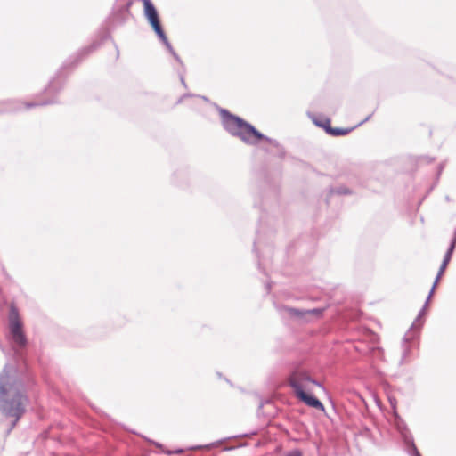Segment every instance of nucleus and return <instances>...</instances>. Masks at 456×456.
I'll return each mask as SVG.
<instances>
[{
  "mask_svg": "<svg viewBox=\"0 0 456 456\" xmlns=\"http://www.w3.org/2000/svg\"><path fill=\"white\" fill-rule=\"evenodd\" d=\"M16 372L14 367L5 366L0 374V411L14 419L10 430L21 418L28 403V398L22 392V383L16 378Z\"/></svg>",
  "mask_w": 456,
  "mask_h": 456,
  "instance_id": "f257e3e1",
  "label": "nucleus"
},
{
  "mask_svg": "<svg viewBox=\"0 0 456 456\" xmlns=\"http://www.w3.org/2000/svg\"><path fill=\"white\" fill-rule=\"evenodd\" d=\"M224 128L232 136L240 138L244 143L256 145L259 140H264L270 145L278 146L276 140L271 139L257 131L252 125L240 117L231 114L226 110H221Z\"/></svg>",
  "mask_w": 456,
  "mask_h": 456,
  "instance_id": "f03ea898",
  "label": "nucleus"
},
{
  "mask_svg": "<svg viewBox=\"0 0 456 456\" xmlns=\"http://www.w3.org/2000/svg\"><path fill=\"white\" fill-rule=\"evenodd\" d=\"M289 384L292 387L296 396L307 406L323 411L324 406L320 400L312 395L315 387L324 389L323 386L311 377L308 370L297 367L290 373Z\"/></svg>",
  "mask_w": 456,
  "mask_h": 456,
  "instance_id": "7ed1b4c3",
  "label": "nucleus"
},
{
  "mask_svg": "<svg viewBox=\"0 0 456 456\" xmlns=\"http://www.w3.org/2000/svg\"><path fill=\"white\" fill-rule=\"evenodd\" d=\"M447 265L448 264H445L444 262H442V265H441V266L439 268L438 273H437V275L436 277V280H435L434 284H433V286L431 288V290H430V292L428 294V298H427L423 307L419 312V314H418L417 318L415 319V321L411 324L410 330L404 335V337H403V343H406L409 340L412 339L413 337H414V331L416 330V332H417L421 328V326L423 324L422 318H423V316L426 314V309H427V307L428 305V303H429V301H430V299H431V297L433 296L435 289H436L437 283L439 282V280L441 279L442 275L444 274V270L447 267Z\"/></svg>",
  "mask_w": 456,
  "mask_h": 456,
  "instance_id": "20e7f679",
  "label": "nucleus"
},
{
  "mask_svg": "<svg viewBox=\"0 0 456 456\" xmlns=\"http://www.w3.org/2000/svg\"><path fill=\"white\" fill-rule=\"evenodd\" d=\"M9 328L12 341L20 347L25 346L27 339L22 330V323L20 320L18 309L14 305L10 307Z\"/></svg>",
  "mask_w": 456,
  "mask_h": 456,
  "instance_id": "39448f33",
  "label": "nucleus"
},
{
  "mask_svg": "<svg viewBox=\"0 0 456 456\" xmlns=\"http://www.w3.org/2000/svg\"><path fill=\"white\" fill-rule=\"evenodd\" d=\"M153 30L155 31V33L157 34V36L159 37V38L160 39V41L165 45V46L167 47V51L174 56L175 60L181 65L183 67V63L181 60V58L178 56V54L175 53V51L174 50V48L172 47L171 44L169 43L166 34L164 33L161 26H160V23L158 22L156 24H153L151 25Z\"/></svg>",
  "mask_w": 456,
  "mask_h": 456,
  "instance_id": "423d86ee",
  "label": "nucleus"
},
{
  "mask_svg": "<svg viewBox=\"0 0 456 456\" xmlns=\"http://www.w3.org/2000/svg\"><path fill=\"white\" fill-rule=\"evenodd\" d=\"M144 14L151 25L159 22L156 8L150 0H143Z\"/></svg>",
  "mask_w": 456,
  "mask_h": 456,
  "instance_id": "0eeeda50",
  "label": "nucleus"
},
{
  "mask_svg": "<svg viewBox=\"0 0 456 456\" xmlns=\"http://www.w3.org/2000/svg\"><path fill=\"white\" fill-rule=\"evenodd\" d=\"M286 311L290 315L303 316L305 314H321L322 310L320 308H314L307 311H301L295 308H286Z\"/></svg>",
  "mask_w": 456,
  "mask_h": 456,
  "instance_id": "6e6552de",
  "label": "nucleus"
},
{
  "mask_svg": "<svg viewBox=\"0 0 456 456\" xmlns=\"http://www.w3.org/2000/svg\"><path fill=\"white\" fill-rule=\"evenodd\" d=\"M326 131L333 135V136H339V135H345L347 134L351 129H342V128H332V127H325Z\"/></svg>",
  "mask_w": 456,
  "mask_h": 456,
  "instance_id": "1a4fd4ad",
  "label": "nucleus"
},
{
  "mask_svg": "<svg viewBox=\"0 0 456 456\" xmlns=\"http://www.w3.org/2000/svg\"><path fill=\"white\" fill-rule=\"evenodd\" d=\"M50 103H53V102H30V103H27L26 107L31 108V107H35V106L47 105Z\"/></svg>",
  "mask_w": 456,
  "mask_h": 456,
  "instance_id": "9d476101",
  "label": "nucleus"
},
{
  "mask_svg": "<svg viewBox=\"0 0 456 456\" xmlns=\"http://www.w3.org/2000/svg\"><path fill=\"white\" fill-rule=\"evenodd\" d=\"M455 247H456V241L452 240L451 244H450L445 254L452 256L454 251Z\"/></svg>",
  "mask_w": 456,
  "mask_h": 456,
  "instance_id": "9b49d317",
  "label": "nucleus"
},
{
  "mask_svg": "<svg viewBox=\"0 0 456 456\" xmlns=\"http://www.w3.org/2000/svg\"><path fill=\"white\" fill-rule=\"evenodd\" d=\"M455 247H456V241L452 240L451 244H450L445 254L452 256L454 251Z\"/></svg>",
  "mask_w": 456,
  "mask_h": 456,
  "instance_id": "f8f14e48",
  "label": "nucleus"
},
{
  "mask_svg": "<svg viewBox=\"0 0 456 456\" xmlns=\"http://www.w3.org/2000/svg\"><path fill=\"white\" fill-rule=\"evenodd\" d=\"M285 456H302V452L299 450H293L288 452Z\"/></svg>",
  "mask_w": 456,
  "mask_h": 456,
  "instance_id": "ddd939ff",
  "label": "nucleus"
},
{
  "mask_svg": "<svg viewBox=\"0 0 456 456\" xmlns=\"http://www.w3.org/2000/svg\"><path fill=\"white\" fill-rule=\"evenodd\" d=\"M451 258H452V256L445 254L443 262H444L445 264H448L450 262Z\"/></svg>",
  "mask_w": 456,
  "mask_h": 456,
  "instance_id": "4468645a",
  "label": "nucleus"
},
{
  "mask_svg": "<svg viewBox=\"0 0 456 456\" xmlns=\"http://www.w3.org/2000/svg\"><path fill=\"white\" fill-rule=\"evenodd\" d=\"M338 193H339V194H346V193H348V191L346 190H345V191L338 190Z\"/></svg>",
  "mask_w": 456,
  "mask_h": 456,
  "instance_id": "2eb2a0df",
  "label": "nucleus"
},
{
  "mask_svg": "<svg viewBox=\"0 0 456 456\" xmlns=\"http://www.w3.org/2000/svg\"><path fill=\"white\" fill-rule=\"evenodd\" d=\"M413 449H414V451H415V454H416V456H421V455L419 453V452H418L417 448H416L414 445H413Z\"/></svg>",
  "mask_w": 456,
  "mask_h": 456,
  "instance_id": "dca6fc26",
  "label": "nucleus"
},
{
  "mask_svg": "<svg viewBox=\"0 0 456 456\" xmlns=\"http://www.w3.org/2000/svg\"><path fill=\"white\" fill-rule=\"evenodd\" d=\"M18 109H19V108H17V107H10L8 110H18Z\"/></svg>",
  "mask_w": 456,
  "mask_h": 456,
  "instance_id": "f3484780",
  "label": "nucleus"
},
{
  "mask_svg": "<svg viewBox=\"0 0 456 456\" xmlns=\"http://www.w3.org/2000/svg\"><path fill=\"white\" fill-rule=\"evenodd\" d=\"M405 440L407 443H411L412 444V440L411 439H408L407 437H405Z\"/></svg>",
  "mask_w": 456,
  "mask_h": 456,
  "instance_id": "a211bd4d",
  "label": "nucleus"
},
{
  "mask_svg": "<svg viewBox=\"0 0 456 456\" xmlns=\"http://www.w3.org/2000/svg\"><path fill=\"white\" fill-rule=\"evenodd\" d=\"M452 240L456 241V231L454 232V235H453Z\"/></svg>",
  "mask_w": 456,
  "mask_h": 456,
  "instance_id": "6ab92c4d",
  "label": "nucleus"
},
{
  "mask_svg": "<svg viewBox=\"0 0 456 456\" xmlns=\"http://www.w3.org/2000/svg\"><path fill=\"white\" fill-rule=\"evenodd\" d=\"M181 81H182L183 84H184V79H183V76H181Z\"/></svg>",
  "mask_w": 456,
  "mask_h": 456,
  "instance_id": "aec40b11",
  "label": "nucleus"
},
{
  "mask_svg": "<svg viewBox=\"0 0 456 456\" xmlns=\"http://www.w3.org/2000/svg\"><path fill=\"white\" fill-rule=\"evenodd\" d=\"M316 124H317L319 126H323V127H325L323 124H320V123H317V122H316Z\"/></svg>",
  "mask_w": 456,
  "mask_h": 456,
  "instance_id": "412c9836",
  "label": "nucleus"
}]
</instances>
